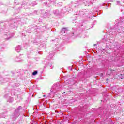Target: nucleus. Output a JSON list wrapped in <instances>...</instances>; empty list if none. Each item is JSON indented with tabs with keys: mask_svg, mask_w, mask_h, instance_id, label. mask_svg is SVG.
Wrapping results in <instances>:
<instances>
[{
	"mask_svg": "<svg viewBox=\"0 0 124 124\" xmlns=\"http://www.w3.org/2000/svg\"><path fill=\"white\" fill-rule=\"evenodd\" d=\"M63 93H65V92H64Z\"/></svg>",
	"mask_w": 124,
	"mask_h": 124,
	"instance_id": "1a4fd4ad",
	"label": "nucleus"
},
{
	"mask_svg": "<svg viewBox=\"0 0 124 124\" xmlns=\"http://www.w3.org/2000/svg\"><path fill=\"white\" fill-rule=\"evenodd\" d=\"M43 97H45V95H43Z\"/></svg>",
	"mask_w": 124,
	"mask_h": 124,
	"instance_id": "0eeeda50",
	"label": "nucleus"
},
{
	"mask_svg": "<svg viewBox=\"0 0 124 124\" xmlns=\"http://www.w3.org/2000/svg\"><path fill=\"white\" fill-rule=\"evenodd\" d=\"M49 13H50V11L46 10L45 13V16H48V15H49Z\"/></svg>",
	"mask_w": 124,
	"mask_h": 124,
	"instance_id": "20e7f679",
	"label": "nucleus"
},
{
	"mask_svg": "<svg viewBox=\"0 0 124 124\" xmlns=\"http://www.w3.org/2000/svg\"><path fill=\"white\" fill-rule=\"evenodd\" d=\"M36 74H37V71H35L33 72L32 75H36Z\"/></svg>",
	"mask_w": 124,
	"mask_h": 124,
	"instance_id": "39448f33",
	"label": "nucleus"
},
{
	"mask_svg": "<svg viewBox=\"0 0 124 124\" xmlns=\"http://www.w3.org/2000/svg\"><path fill=\"white\" fill-rule=\"evenodd\" d=\"M20 60H17V62H20Z\"/></svg>",
	"mask_w": 124,
	"mask_h": 124,
	"instance_id": "423d86ee",
	"label": "nucleus"
},
{
	"mask_svg": "<svg viewBox=\"0 0 124 124\" xmlns=\"http://www.w3.org/2000/svg\"><path fill=\"white\" fill-rule=\"evenodd\" d=\"M67 29L66 28H62L61 31V34L62 35H65V32H66Z\"/></svg>",
	"mask_w": 124,
	"mask_h": 124,
	"instance_id": "f03ea898",
	"label": "nucleus"
},
{
	"mask_svg": "<svg viewBox=\"0 0 124 124\" xmlns=\"http://www.w3.org/2000/svg\"><path fill=\"white\" fill-rule=\"evenodd\" d=\"M94 45L95 46V45H96V44H94Z\"/></svg>",
	"mask_w": 124,
	"mask_h": 124,
	"instance_id": "6e6552de",
	"label": "nucleus"
},
{
	"mask_svg": "<svg viewBox=\"0 0 124 124\" xmlns=\"http://www.w3.org/2000/svg\"><path fill=\"white\" fill-rule=\"evenodd\" d=\"M21 109H22V107L19 106L16 109V111L14 114V115L15 117H19V116L20 115V113H19V112L20 110H21Z\"/></svg>",
	"mask_w": 124,
	"mask_h": 124,
	"instance_id": "f257e3e1",
	"label": "nucleus"
},
{
	"mask_svg": "<svg viewBox=\"0 0 124 124\" xmlns=\"http://www.w3.org/2000/svg\"><path fill=\"white\" fill-rule=\"evenodd\" d=\"M16 51L19 53L20 51H21V46H18L16 47Z\"/></svg>",
	"mask_w": 124,
	"mask_h": 124,
	"instance_id": "7ed1b4c3",
	"label": "nucleus"
}]
</instances>
